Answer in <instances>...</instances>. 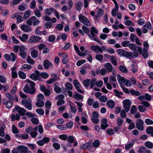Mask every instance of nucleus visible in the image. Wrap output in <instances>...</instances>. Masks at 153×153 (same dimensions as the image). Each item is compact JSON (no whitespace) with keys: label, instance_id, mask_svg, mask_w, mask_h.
<instances>
[{"label":"nucleus","instance_id":"obj_48","mask_svg":"<svg viewBox=\"0 0 153 153\" xmlns=\"http://www.w3.org/2000/svg\"><path fill=\"white\" fill-rule=\"evenodd\" d=\"M137 111V108L135 105H133L131 109V113L132 114H135Z\"/></svg>","mask_w":153,"mask_h":153},{"label":"nucleus","instance_id":"obj_14","mask_svg":"<svg viewBox=\"0 0 153 153\" xmlns=\"http://www.w3.org/2000/svg\"><path fill=\"white\" fill-rule=\"evenodd\" d=\"M138 51L140 54L142 55L143 57L145 59L148 58L149 54L147 51V49L146 48H143L142 49L141 48V49L140 50H138Z\"/></svg>","mask_w":153,"mask_h":153},{"label":"nucleus","instance_id":"obj_34","mask_svg":"<svg viewBox=\"0 0 153 153\" xmlns=\"http://www.w3.org/2000/svg\"><path fill=\"white\" fill-rule=\"evenodd\" d=\"M19 37L20 39L23 42H25L28 38V36L27 34H23L22 36H19Z\"/></svg>","mask_w":153,"mask_h":153},{"label":"nucleus","instance_id":"obj_61","mask_svg":"<svg viewBox=\"0 0 153 153\" xmlns=\"http://www.w3.org/2000/svg\"><path fill=\"white\" fill-rule=\"evenodd\" d=\"M31 121L35 125H36L39 123L38 120L36 118H32L31 119Z\"/></svg>","mask_w":153,"mask_h":153},{"label":"nucleus","instance_id":"obj_13","mask_svg":"<svg viewBox=\"0 0 153 153\" xmlns=\"http://www.w3.org/2000/svg\"><path fill=\"white\" fill-rule=\"evenodd\" d=\"M91 34H88V36L91 39L95 41L101 45L103 44L102 42H101L98 39L95 37V35L94 33V32H92V31H91Z\"/></svg>","mask_w":153,"mask_h":153},{"label":"nucleus","instance_id":"obj_43","mask_svg":"<svg viewBox=\"0 0 153 153\" xmlns=\"http://www.w3.org/2000/svg\"><path fill=\"white\" fill-rule=\"evenodd\" d=\"M38 52L35 50H33L31 52V56L33 58H36L38 56Z\"/></svg>","mask_w":153,"mask_h":153},{"label":"nucleus","instance_id":"obj_45","mask_svg":"<svg viewBox=\"0 0 153 153\" xmlns=\"http://www.w3.org/2000/svg\"><path fill=\"white\" fill-rule=\"evenodd\" d=\"M31 12V11L30 10H28L26 11L24 14L23 18L25 19H27L30 16V13Z\"/></svg>","mask_w":153,"mask_h":153},{"label":"nucleus","instance_id":"obj_47","mask_svg":"<svg viewBox=\"0 0 153 153\" xmlns=\"http://www.w3.org/2000/svg\"><path fill=\"white\" fill-rule=\"evenodd\" d=\"M147 149L145 147L143 146L140 148L138 151L140 153H146Z\"/></svg>","mask_w":153,"mask_h":153},{"label":"nucleus","instance_id":"obj_22","mask_svg":"<svg viewBox=\"0 0 153 153\" xmlns=\"http://www.w3.org/2000/svg\"><path fill=\"white\" fill-rule=\"evenodd\" d=\"M43 65L45 69H48L52 65V64L48 60H45L43 62Z\"/></svg>","mask_w":153,"mask_h":153},{"label":"nucleus","instance_id":"obj_4","mask_svg":"<svg viewBox=\"0 0 153 153\" xmlns=\"http://www.w3.org/2000/svg\"><path fill=\"white\" fill-rule=\"evenodd\" d=\"M117 52L120 56H121L126 57H131L132 56L133 53L131 52H127L122 49H118L117 50Z\"/></svg>","mask_w":153,"mask_h":153},{"label":"nucleus","instance_id":"obj_6","mask_svg":"<svg viewBox=\"0 0 153 153\" xmlns=\"http://www.w3.org/2000/svg\"><path fill=\"white\" fill-rule=\"evenodd\" d=\"M23 91L26 93L33 94L35 93L36 90L34 87L30 88L28 85L26 84L23 88Z\"/></svg>","mask_w":153,"mask_h":153},{"label":"nucleus","instance_id":"obj_51","mask_svg":"<svg viewBox=\"0 0 153 153\" xmlns=\"http://www.w3.org/2000/svg\"><path fill=\"white\" fill-rule=\"evenodd\" d=\"M27 61L29 64H33L34 63L33 60L31 59L30 57L29 56H28L27 57Z\"/></svg>","mask_w":153,"mask_h":153},{"label":"nucleus","instance_id":"obj_38","mask_svg":"<svg viewBox=\"0 0 153 153\" xmlns=\"http://www.w3.org/2000/svg\"><path fill=\"white\" fill-rule=\"evenodd\" d=\"M19 77L22 79H25L26 77L25 74L22 71H19L18 72Z\"/></svg>","mask_w":153,"mask_h":153},{"label":"nucleus","instance_id":"obj_32","mask_svg":"<svg viewBox=\"0 0 153 153\" xmlns=\"http://www.w3.org/2000/svg\"><path fill=\"white\" fill-rule=\"evenodd\" d=\"M119 7H115L111 11V15L113 16H115L116 15V13H118Z\"/></svg>","mask_w":153,"mask_h":153},{"label":"nucleus","instance_id":"obj_46","mask_svg":"<svg viewBox=\"0 0 153 153\" xmlns=\"http://www.w3.org/2000/svg\"><path fill=\"white\" fill-rule=\"evenodd\" d=\"M91 146L90 143H86L82 145L80 147L81 149L85 150L86 149L89 147Z\"/></svg>","mask_w":153,"mask_h":153},{"label":"nucleus","instance_id":"obj_15","mask_svg":"<svg viewBox=\"0 0 153 153\" xmlns=\"http://www.w3.org/2000/svg\"><path fill=\"white\" fill-rule=\"evenodd\" d=\"M39 77V72L38 71H36L35 73L32 74L30 76L32 79L35 81L37 80Z\"/></svg>","mask_w":153,"mask_h":153},{"label":"nucleus","instance_id":"obj_41","mask_svg":"<svg viewBox=\"0 0 153 153\" xmlns=\"http://www.w3.org/2000/svg\"><path fill=\"white\" fill-rule=\"evenodd\" d=\"M99 100L100 101L103 102H106L108 99L107 97L105 96H102L99 98Z\"/></svg>","mask_w":153,"mask_h":153},{"label":"nucleus","instance_id":"obj_63","mask_svg":"<svg viewBox=\"0 0 153 153\" xmlns=\"http://www.w3.org/2000/svg\"><path fill=\"white\" fill-rule=\"evenodd\" d=\"M103 56L101 54L97 55L95 56L96 59L98 60L101 61L103 59Z\"/></svg>","mask_w":153,"mask_h":153},{"label":"nucleus","instance_id":"obj_44","mask_svg":"<svg viewBox=\"0 0 153 153\" xmlns=\"http://www.w3.org/2000/svg\"><path fill=\"white\" fill-rule=\"evenodd\" d=\"M97 80L95 78H93L92 79L91 81V85H90V88H92L94 85H95L97 83Z\"/></svg>","mask_w":153,"mask_h":153},{"label":"nucleus","instance_id":"obj_25","mask_svg":"<svg viewBox=\"0 0 153 153\" xmlns=\"http://www.w3.org/2000/svg\"><path fill=\"white\" fill-rule=\"evenodd\" d=\"M147 134H151L152 137H153V127L152 126H149L146 129Z\"/></svg>","mask_w":153,"mask_h":153},{"label":"nucleus","instance_id":"obj_36","mask_svg":"<svg viewBox=\"0 0 153 153\" xmlns=\"http://www.w3.org/2000/svg\"><path fill=\"white\" fill-rule=\"evenodd\" d=\"M117 79L119 83H120V82L124 83L126 80L124 77H122L119 74H118L117 75Z\"/></svg>","mask_w":153,"mask_h":153},{"label":"nucleus","instance_id":"obj_62","mask_svg":"<svg viewBox=\"0 0 153 153\" xmlns=\"http://www.w3.org/2000/svg\"><path fill=\"white\" fill-rule=\"evenodd\" d=\"M6 81V79L3 75H0V82L1 83H4Z\"/></svg>","mask_w":153,"mask_h":153},{"label":"nucleus","instance_id":"obj_40","mask_svg":"<svg viewBox=\"0 0 153 153\" xmlns=\"http://www.w3.org/2000/svg\"><path fill=\"white\" fill-rule=\"evenodd\" d=\"M130 43V41H125L122 42L121 43V45L123 47H129Z\"/></svg>","mask_w":153,"mask_h":153},{"label":"nucleus","instance_id":"obj_1","mask_svg":"<svg viewBox=\"0 0 153 153\" xmlns=\"http://www.w3.org/2000/svg\"><path fill=\"white\" fill-rule=\"evenodd\" d=\"M128 47L131 50L134 51V53H133L132 56H131V57L132 58L137 57L139 56V53L138 51H137L136 49H137L138 51L141 50V48L137 46L135 44L133 43H130Z\"/></svg>","mask_w":153,"mask_h":153},{"label":"nucleus","instance_id":"obj_5","mask_svg":"<svg viewBox=\"0 0 153 153\" xmlns=\"http://www.w3.org/2000/svg\"><path fill=\"white\" fill-rule=\"evenodd\" d=\"M79 21L84 25L87 26H90L91 24L89 20L85 16L80 14L79 16Z\"/></svg>","mask_w":153,"mask_h":153},{"label":"nucleus","instance_id":"obj_21","mask_svg":"<svg viewBox=\"0 0 153 153\" xmlns=\"http://www.w3.org/2000/svg\"><path fill=\"white\" fill-rule=\"evenodd\" d=\"M73 97L76 100L78 101L80 100H82L83 98V97L82 96L76 92H75L73 95Z\"/></svg>","mask_w":153,"mask_h":153},{"label":"nucleus","instance_id":"obj_27","mask_svg":"<svg viewBox=\"0 0 153 153\" xmlns=\"http://www.w3.org/2000/svg\"><path fill=\"white\" fill-rule=\"evenodd\" d=\"M104 10L102 9H99L97 12V16H95V18L97 19L98 17H99L103 14Z\"/></svg>","mask_w":153,"mask_h":153},{"label":"nucleus","instance_id":"obj_49","mask_svg":"<svg viewBox=\"0 0 153 153\" xmlns=\"http://www.w3.org/2000/svg\"><path fill=\"white\" fill-rule=\"evenodd\" d=\"M31 68V66L30 65L27 64H24L22 67V70L27 69V70H28L30 69Z\"/></svg>","mask_w":153,"mask_h":153},{"label":"nucleus","instance_id":"obj_29","mask_svg":"<svg viewBox=\"0 0 153 153\" xmlns=\"http://www.w3.org/2000/svg\"><path fill=\"white\" fill-rule=\"evenodd\" d=\"M16 68L13 67L11 69V74L13 78H15L17 76V73L16 71Z\"/></svg>","mask_w":153,"mask_h":153},{"label":"nucleus","instance_id":"obj_60","mask_svg":"<svg viewBox=\"0 0 153 153\" xmlns=\"http://www.w3.org/2000/svg\"><path fill=\"white\" fill-rule=\"evenodd\" d=\"M53 146L56 150H58L60 148L59 144L57 143H54L53 144Z\"/></svg>","mask_w":153,"mask_h":153},{"label":"nucleus","instance_id":"obj_8","mask_svg":"<svg viewBox=\"0 0 153 153\" xmlns=\"http://www.w3.org/2000/svg\"><path fill=\"white\" fill-rule=\"evenodd\" d=\"M131 103V101L128 99L125 100L123 101V106L126 112L129 111Z\"/></svg>","mask_w":153,"mask_h":153},{"label":"nucleus","instance_id":"obj_28","mask_svg":"<svg viewBox=\"0 0 153 153\" xmlns=\"http://www.w3.org/2000/svg\"><path fill=\"white\" fill-rule=\"evenodd\" d=\"M145 146L147 148L151 149L153 148V143L150 141H146L145 143Z\"/></svg>","mask_w":153,"mask_h":153},{"label":"nucleus","instance_id":"obj_26","mask_svg":"<svg viewBox=\"0 0 153 153\" xmlns=\"http://www.w3.org/2000/svg\"><path fill=\"white\" fill-rule=\"evenodd\" d=\"M119 69L122 73H126L128 72V70L126 66L123 65H120L119 66Z\"/></svg>","mask_w":153,"mask_h":153},{"label":"nucleus","instance_id":"obj_19","mask_svg":"<svg viewBox=\"0 0 153 153\" xmlns=\"http://www.w3.org/2000/svg\"><path fill=\"white\" fill-rule=\"evenodd\" d=\"M104 66L107 71L110 72L112 71L113 66L110 63L107 62L106 64L104 65Z\"/></svg>","mask_w":153,"mask_h":153},{"label":"nucleus","instance_id":"obj_31","mask_svg":"<svg viewBox=\"0 0 153 153\" xmlns=\"http://www.w3.org/2000/svg\"><path fill=\"white\" fill-rule=\"evenodd\" d=\"M36 103V105L39 107H42L44 105V102L42 100H37Z\"/></svg>","mask_w":153,"mask_h":153},{"label":"nucleus","instance_id":"obj_53","mask_svg":"<svg viewBox=\"0 0 153 153\" xmlns=\"http://www.w3.org/2000/svg\"><path fill=\"white\" fill-rule=\"evenodd\" d=\"M36 111L40 115H43L44 114V110L42 108L37 109Z\"/></svg>","mask_w":153,"mask_h":153},{"label":"nucleus","instance_id":"obj_20","mask_svg":"<svg viewBox=\"0 0 153 153\" xmlns=\"http://www.w3.org/2000/svg\"><path fill=\"white\" fill-rule=\"evenodd\" d=\"M75 6L76 10L78 11H79L81 10L82 6V3L81 1H79L75 4Z\"/></svg>","mask_w":153,"mask_h":153},{"label":"nucleus","instance_id":"obj_58","mask_svg":"<svg viewBox=\"0 0 153 153\" xmlns=\"http://www.w3.org/2000/svg\"><path fill=\"white\" fill-rule=\"evenodd\" d=\"M137 37L134 34H131L130 36V41L132 42H134Z\"/></svg>","mask_w":153,"mask_h":153},{"label":"nucleus","instance_id":"obj_59","mask_svg":"<svg viewBox=\"0 0 153 153\" xmlns=\"http://www.w3.org/2000/svg\"><path fill=\"white\" fill-rule=\"evenodd\" d=\"M44 98V95L42 94H38L37 97V100H43Z\"/></svg>","mask_w":153,"mask_h":153},{"label":"nucleus","instance_id":"obj_18","mask_svg":"<svg viewBox=\"0 0 153 153\" xmlns=\"http://www.w3.org/2000/svg\"><path fill=\"white\" fill-rule=\"evenodd\" d=\"M107 123L108 120L107 119H103L102 120L101 127L102 129L105 130L108 127V125L107 124Z\"/></svg>","mask_w":153,"mask_h":153},{"label":"nucleus","instance_id":"obj_56","mask_svg":"<svg viewBox=\"0 0 153 153\" xmlns=\"http://www.w3.org/2000/svg\"><path fill=\"white\" fill-rule=\"evenodd\" d=\"M125 110L123 109L120 112V115L122 118H125L126 116V114Z\"/></svg>","mask_w":153,"mask_h":153},{"label":"nucleus","instance_id":"obj_57","mask_svg":"<svg viewBox=\"0 0 153 153\" xmlns=\"http://www.w3.org/2000/svg\"><path fill=\"white\" fill-rule=\"evenodd\" d=\"M54 90L57 93H59L61 92V89L58 86L55 85L54 88Z\"/></svg>","mask_w":153,"mask_h":153},{"label":"nucleus","instance_id":"obj_17","mask_svg":"<svg viewBox=\"0 0 153 153\" xmlns=\"http://www.w3.org/2000/svg\"><path fill=\"white\" fill-rule=\"evenodd\" d=\"M91 48V50L94 51L96 53H98L99 52L101 53L102 52V49L97 45H92Z\"/></svg>","mask_w":153,"mask_h":153},{"label":"nucleus","instance_id":"obj_11","mask_svg":"<svg viewBox=\"0 0 153 153\" xmlns=\"http://www.w3.org/2000/svg\"><path fill=\"white\" fill-rule=\"evenodd\" d=\"M26 50V49L24 46H21L19 51V55L23 59L25 58L27 55V53L25 51Z\"/></svg>","mask_w":153,"mask_h":153},{"label":"nucleus","instance_id":"obj_33","mask_svg":"<svg viewBox=\"0 0 153 153\" xmlns=\"http://www.w3.org/2000/svg\"><path fill=\"white\" fill-rule=\"evenodd\" d=\"M74 48L75 49V50L76 52H78V54L81 56H84L85 55H86L87 54H85V53H80V51L78 47L75 45H74Z\"/></svg>","mask_w":153,"mask_h":153},{"label":"nucleus","instance_id":"obj_55","mask_svg":"<svg viewBox=\"0 0 153 153\" xmlns=\"http://www.w3.org/2000/svg\"><path fill=\"white\" fill-rule=\"evenodd\" d=\"M100 145L99 141L98 140H95L93 143V146L95 148L98 147Z\"/></svg>","mask_w":153,"mask_h":153},{"label":"nucleus","instance_id":"obj_42","mask_svg":"<svg viewBox=\"0 0 153 153\" xmlns=\"http://www.w3.org/2000/svg\"><path fill=\"white\" fill-rule=\"evenodd\" d=\"M129 91L132 95H135L137 96H138L140 95V93L137 91H136L134 90H130Z\"/></svg>","mask_w":153,"mask_h":153},{"label":"nucleus","instance_id":"obj_37","mask_svg":"<svg viewBox=\"0 0 153 153\" xmlns=\"http://www.w3.org/2000/svg\"><path fill=\"white\" fill-rule=\"evenodd\" d=\"M91 83V80L89 79H88L85 80L83 81V84L84 86L85 87H88Z\"/></svg>","mask_w":153,"mask_h":153},{"label":"nucleus","instance_id":"obj_35","mask_svg":"<svg viewBox=\"0 0 153 153\" xmlns=\"http://www.w3.org/2000/svg\"><path fill=\"white\" fill-rule=\"evenodd\" d=\"M111 61L114 65H117V59L115 56H111L110 59Z\"/></svg>","mask_w":153,"mask_h":153},{"label":"nucleus","instance_id":"obj_9","mask_svg":"<svg viewBox=\"0 0 153 153\" xmlns=\"http://www.w3.org/2000/svg\"><path fill=\"white\" fill-rule=\"evenodd\" d=\"M143 124L144 122L142 120L139 119H138L136 123L137 128L140 130L143 131L144 129Z\"/></svg>","mask_w":153,"mask_h":153},{"label":"nucleus","instance_id":"obj_23","mask_svg":"<svg viewBox=\"0 0 153 153\" xmlns=\"http://www.w3.org/2000/svg\"><path fill=\"white\" fill-rule=\"evenodd\" d=\"M54 11H55V9L54 8H51L46 9L44 12L46 15L49 16L51 15L53 12Z\"/></svg>","mask_w":153,"mask_h":153},{"label":"nucleus","instance_id":"obj_64","mask_svg":"<svg viewBox=\"0 0 153 153\" xmlns=\"http://www.w3.org/2000/svg\"><path fill=\"white\" fill-rule=\"evenodd\" d=\"M145 123L147 125L153 124V121L152 120L149 119H146L145 120Z\"/></svg>","mask_w":153,"mask_h":153},{"label":"nucleus","instance_id":"obj_52","mask_svg":"<svg viewBox=\"0 0 153 153\" xmlns=\"http://www.w3.org/2000/svg\"><path fill=\"white\" fill-rule=\"evenodd\" d=\"M67 4L69 6V9L71 10L73 6V2L72 0H68L67 1Z\"/></svg>","mask_w":153,"mask_h":153},{"label":"nucleus","instance_id":"obj_10","mask_svg":"<svg viewBox=\"0 0 153 153\" xmlns=\"http://www.w3.org/2000/svg\"><path fill=\"white\" fill-rule=\"evenodd\" d=\"M15 108L21 116H24L26 111V110L24 108L21 107L18 105H16Z\"/></svg>","mask_w":153,"mask_h":153},{"label":"nucleus","instance_id":"obj_50","mask_svg":"<svg viewBox=\"0 0 153 153\" xmlns=\"http://www.w3.org/2000/svg\"><path fill=\"white\" fill-rule=\"evenodd\" d=\"M65 86L66 88L68 90H72V85L71 83L69 82H67L65 84Z\"/></svg>","mask_w":153,"mask_h":153},{"label":"nucleus","instance_id":"obj_24","mask_svg":"<svg viewBox=\"0 0 153 153\" xmlns=\"http://www.w3.org/2000/svg\"><path fill=\"white\" fill-rule=\"evenodd\" d=\"M107 105L110 108H113L115 105V102L112 100H108L107 101Z\"/></svg>","mask_w":153,"mask_h":153},{"label":"nucleus","instance_id":"obj_16","mask_svg":"<svg viewBox=\"0 0 153 153\" xmlns=\"http://www.w3.org/2000/svg\"><path fill=\"white\" fill-rule=\"evenodd\" d=\"M21 30L26 32H29L32 31L31 28L25 24L22 25L21 27Z\"/></svg>","mask_w":153,"mask_h":153},{"label":"nucleus","instance_id":"obj_30","mask_svg":"<svg viewBox=\"0 0 153 153\" xmlns=\"http://www.w3.org/2000/svg\"><path fill=\"white\" fill-rule=\"evenodd\" d=\"M19 119L20 116L18 114H16V115L12 114L11 116V119L13 121H14L15 120H18Z\"/></svg>","mask_w":153,"mask_h":153},{"label":"nucleus","instance_id":"obj_3","mask_svg":"<svg viewBox=\"0 0 153 153\" xmlns=\"http://www.w3.org/2000/svg\"><path fill=\"white\" fill-rule=\"evenodd\" d=\"M21 103L28 110H30L32 109V101L30 98L22 100L21 101Z\"/></svg>","mask_w":153,"mask_h":153},{"label":"nucleus","instance_id":"obj_54","mask_svg":"<svg viewBox=\"0 0 153 153\" xmlns=\"http://www.w3.org/2000/svg\"><path fill=\"white\" fill-rule=\"evenodd\" d=\"M123 120L120 117L118 118L117 119V123L119 126H121L122 125L123 123Z\"/></svg>","mask_w":153,"mask_h":153},{"label":"nucleus","instance_id":"obj_39","mask_svg":"<svg viewBox=\"0 0 153 153\" xmlns=\"http://www.w3.org/2000/svg\"><path fill=\"white\" fill-rule=\"evenodd\" d=\"M12 130L13 133L15 134H17L19 132V130L14 125L12 126Z\"/></svg>","mask_w":153,"mask_h":153},{"label":"nucleus","instance_id":"obj_2","mask_svg":"<svg viewBox=\"0 0 153 153\" xmlns=\"http://www.w3.org/2000/svg\"><path fill=\"white\" fill-rule=\"evenodd\" d=\"M40 22V21L37 19L35 16H33L30 17L26 21V24L29 26H31L32 24L34 26H37L39 24Z\"/></svg>","mask_w":153,"mask_h":153},{"label":"nucleus","instance_id":"obj_12","mask_svg":"<svg viewBox=\"0 0 153 153\" xmlns=\"http://www.w3.org/2000/svg\"><path fill=\"white\" fill-rule=\"evenodd\" d=\"M74 84L77 91L81 93H83L84 91L80 89L81 85L77 80H74L73 81Z\"/></svg>","mask_w":153,"mask_h":153},{"label":"nucleus","instance_id":"obj_7","mask_svg":"<svg viewBox=\"0 0 153 153\" xmlns=\"http://www.w3.org/2000/svg\"><path fill=\"white\" fill-rule=\"evenodd\" d=\"M17 149L20 153H31L27 147L24 145H20L18 146Z\"/></svg>","mask_w":153,"mask_h":153}]
</instances>
